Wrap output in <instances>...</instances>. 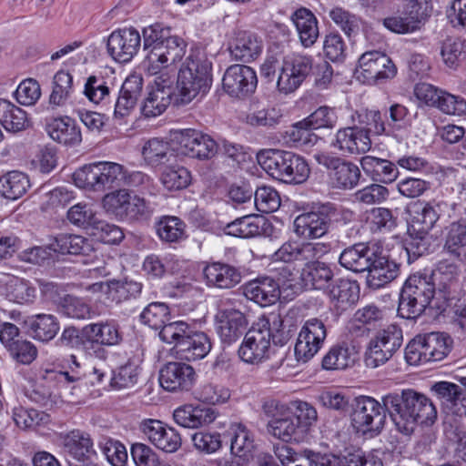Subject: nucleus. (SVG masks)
<instances>
[{
	"instance_id": "obj_48",
	"label": "nucleus",
	"mask_w": 466,
	"mask_h": 466,
	"mask_svg": "<svg viewBox=\"0 0 466 466\" xmlns=\"http://www.w3.org/2000/svg\"><path fill=\"white\" fill-rule=\"evenodd\" d=\"M54 253L88 256L93 250L89 239L79 235H58L53 242Z\"/></svg>"
},
{
	"instance_id": "obj_12",
	"label": "nucleus",
	"mask_w": 466,
	"mask_h": 466,
	"mask_svg": "<svg viewBox=\"0 0 466 466\" xmlns=\"http://www.w3.org/2000/svg\"><path fill=\"white\" fill-rule=\"evenodd\" d=\"M313 59L309 56L293 54L283 58L277 86L280 92L289 94L298 89L309 76Z\"/></svg>"
},
{
	"instance_id": "obj_2",
	"label": "nucleus",
	"mask_w": 466,
	"mask_h": 466,
	"mask_svg": "<svg viewBox=\"0 0 466 466\" xmlns=\"http://www.w3.org/2000/svg\"><path fill=\"white\" fill-rule=\"evenodd\" d=\"M73 180L76 187L103 192L121 185L135 187L141 193L152 194L155 190L153 178L141 171L127 172L125 167L115 162H94L76 170Z\"/></svg>"
},
{
	"instance_id": "obj_26",
	"label": "nucleus",
	"mask_w": 466,
	"mask_h": 466,
	"mask_svg": "<svg viewBox=\"0 0 466 466\" xmlns=\"http://www.w3.org/2000/svg\"><path fill=\"white\" fill-rule=\"evenodd\" d=\"M380 246L360 242L347 247L339 257V265L356 273L367 271Z\"/></svg>"
},
{
	"instance_id": "obj_7",
	"label": "nucleus",
	"mask_w": 466,
	"mask_h": 466,
	"mask_svg": "<svg viewBox=\"0 0 466 466\" xmlns=\"http://www.w3.org/2000/svg\"><path fill=\"white\" fill-rule=\"evenodd\" d=\"M162 341L174 344L177 359L195 361L205 358L211 350V341L208 335L197 331L185 321L170 325L162 332Z\"/></svg>"
},
{
	"instance_id": "obj_15",
	"label": "nucleus",
	"mask_w": 466,
	"mask_h": 466,
	"mask_svg": "<svg viewBox=\"0 0 466 466\" xmlns=\"http://www.w3.org/2000/svg\"><path fill=\"white\" fill-rule=\"evenodd\" d=\"M258 85L256 71L245 65L229 66L222 78L223 90L231 97L244 99L252 95Z\"/></svg>"
},
{
	"instance_id": "obj_58",
	"label": "nucleus",
	"mask_w": 466,
	"mask_h": 466,
	"mask_svg": "<svg viewBox=\"0 0 466 466\" xmlns=\"http://www.w3.org/2000/svg\"><path fill=\"white\" fill-rule=\"evenodd\" d=\"M73 76L65 70H59L53 78V90L49 102L55 106H63L73 93Z\"/></svg>"
},
{
	"instance_id": "obj_57",
	"label": "nucleus",
	"mask_w": 466,
	"mask_h": 466,
	"mask_svg": "<svg viewBox=\"0 0 466 466\" xmlns=\"http://www.w3.org/2000/svg\"><path fill=\"white\" fill-rule=\"evenodd\" d=\"M351 121L357 127H361L370 137L371 133L381 135L386 132L385 123L379 110L356 111L351 116Z\"/></svg>"
},
{
	"instance_id": "obj_38",
	"label": "nucleus",
	"mask_w": 466,
	"mask_h": 466,
	"mask_svg": "<svg viewBox=\"0 0 466 466\" xmlns=\"http://www.w3.org/2000/svg\"><path fill=\"white\" fill-rule=\"evenodd\" d=\"M174 420L184 428L196 429L213 422L216 412L213 409L204 406L184 405L174 410Z\"/></svg>"
},
{
	"instance_id": "obj_39",
	"label": "nucleus",
	"mask_w": 466,
	"mask_h": 466,
	"mask_svg": "<svg viewBox=\"0 0 466 466\" xmlns=\"http://www.w3.org/2000/svg\"><path fill=\"white\" fill-rule=\"evenodd\" d=\"M24 327L30 337L42 342L52 340L60 329L55 316L44 313L27 317L24 320Z\"/></svg>"
},
{
	"instance_id": "obj_37",
	"label": "nucleus",
	"mask_w": 466,
	"mask_h": 466,
	"mask_svg": "<svg viewBox=\"0 0 466 466\" xmlns=\"http://www.w3.org/2000/svg\"><path fill=\"white\" fill-rule=\"evenodd\" d=\"M328 289L329 298L338 309L346 310L359 300L360 285L356 280L339 278Z\"/></svg>"
},
{
	"instance_id": "obj_60",
	"label": "nucleus",
	"mask_w": 466,
	"mask_h": 466,
	"mask_svg": "<svg viewBox=\"0 0 466 466\" xmlns=\"http://www.w3.org/2000/svg\"><path fill=\"white\" fill-rule=\"evenodd\" d=\"M161 175V182L168 190H180L191 181L190 172L184 167L168 164Z\"/></svg>"
},
{
	"instance_id": "obj_14",
	"label": "nucleus",
	"mask_w": 466,
	"mask_h": 466,
	"mask_svg": "<svg viewBox=\"0 0 466 466\" xmlns=\"http://www.w3.org/2000/svg\"><path fill=\"white\" fill-rule=\"evenodd\" d=\"M187 44L180 36L172 35L167 37L156 52L146 55L144 66L150 75H157L161 69L179 62L186 55Z\"/></svg>"
},
{
	"instance_id": "obj_45",
	"label": "nucleus",
	"mask_w": 466,
	"mask_h": 466,
	"mask_svg": "<svg viewBox=\"0 0 466 466\" xmlns=\"http://www.w3.org/2000/svg\"><path fill=\"white\" fill-rule=\"evenodd\" d=\"M171 312L167 303L154 301L144 308L139 315V321L155 330H159L158 336L162 340V332L170 325L181 323L178 321H170Z\"/></svg>"
},
{
	"instance_id": "obj_23",
	"label": "nucleus",
	"mask_w": 466,
	"mask_h": 466,
	"mask_svg": "<svg viewBox=\"0 0 466 466\" xmlns=\"http://www.w3.org/2000/svg\"><path fill=\"white\" fill-rule=\"evenodd\" d=\"M330 147L343 156L360 155L370 149L371 140L365 130L352 123L336 131Z\"/></svg>"
},
{
	"instance_id": "obj_10",
	"label": "nucleus",
	"mask_w": 466,
	"mask_h": 466,
	"mask_svg": "<svg viewBox=\"0 0 466 466\" xmlns=\"http://www.w3.org/2000/svg\"><path fill=\"white\" fill-rule=\"evenodd\" d=\"M402 342V330L399 326L391 324L380 330L369 343L366 366L375 369L385 364L400 349Z\"/></svg>"
},
{
	"instance_id": "obj_9",
	"label": "nucleus",
	"mask_w": 466,
	"mask_h": 466,
	"mask_svg": "<svg viewBox=\"0 0 466 466\" xmlns=\"http://www.w3.org/2000/svg\"><path fill=\"white\" fill-rule=\"evenodd\" d=\"M342 212V209L330 202L314 206L310 211L303 212L295 218L294 232L306 239L321 238Z\"/></svg>"
},
{
	"instance_id": "obj_19",
	"label": "nucleus",
	"mask_w": 466,
	"mask_h": 466,
	"mask_svg": "<svg viewBox=\"0 0 466 466\" xmlns=\"http://www.w3.org/2000/svg\"><path fill=\"white\" fill-rule=\"evenodd\" d=\"M217 331L223 345L230 346L248 330L246 315L233 307H221L216 315Z\"/></svg>"
},
{
	"instance_id": "obj_62",
	"label": "nucleus",
	"mask_w": 466,
	"mask_h": 466,
	"mask_svg": "<svg viewBox=\"0 0 466 466\" xmlns=\"http://www.w3.org/2000/svg\"><path fill=\"white\" fill-rule=\"evenodd\" d=\"M59 313L72 319H84L90 316V307L82 299L66 295L57 303Z\"/></svg>"
},
{
	"instance_id": "obj_63",
	"label": "nucleus",
	"mask_w": 466,
	"mask_h": 466,
	"mask_svg": "<svg viewBox=\"0 0 466 466\" xmlns=\"http://www.w3.org/2000/svg\"><path fill=\"white\" fill-rule=\"evenodd\" d=\"M85 329L86 326L81 329L74 326L66 327L57 339L56 344L70 350H91L89 338L86 337Z\"/></svg>"
},
{
	"instance_id": "obj_21",
	"label": "nucleus",
	"mask_w": 466,
	"mask_h": 466,
	"mask_svg": "<svg viewBox=\"0 0 466 466\" xmlns=\"http://www.w3.org/2000/svg\"><path fill=\"white\" fill-rule=\"evenodd\" d=\"M367 287L370 289H380L395 280L400 273V264L386 254L380 246L374 255L370 268L367 270Z\"/></svg>"
},
{
	"instance_id": "obj_16",
	"label": "nucleus",
	"mask_w": 466,
	"mask_h": 466,
	"mask_svg": "<svg viewBox=\"0 0 466 466\" xmlns=\"http://www.w3.org/2000/svg\"><path fill=\"white\" fill-rule=\"evenodd\" d=\"M270 328L252 327L244 336L238 348L239 358L247 363L258 364L269 357L271 345Z\"/></svg>"
},
{
	"instance_id": "obj_25",
	"label": "nucleus",
	"mask_w": 466,
	"mask_h": 466,
	"mask_svg": "<svg viewBox=\"0 0 466 466\" xmlns=\"http://www.w3.org/2000/svg\"><path fill=\"white\" fill-rule=\"evenodd\" d=\"M85 335L89 338L91 350L101 358L104 357V350L98 346H116L123 339L119 325L113 320L86 325Z\"/></svg>"
},
{
	"instance_id": "obj_17",
	"label": "nucleus",
	"mask_w": 466,
	"mask_h": 466,
	"mask_svg": "<svg viewBox=\"0 0 466 466\" xmlns=\"http://www.w3.org/2000/svg\"><path fill=\"white\" fill-rule=\"evenodd\" d=\"M315 157L319 165L329 170L334 187L347 190L359 184L361 173L356 164L328 154L317 155Z\"/></svg>"
},
{
	"instance_id": "obj_6",
	"label": "nucleus",
	"mask_w": 466,
	"mask_h": 466,
	"mask_svg": "<svg viewBox=\"0 0 466 466\" xmlns=\"http://www.w3.org/2000/svg\"><path fill=\"white\" fill-rule=\"evenodd\" d=\"M257 160L272 178L287 184H301L310 173L305 158L291 151L264 149L257 154Z\"/></svg>"
},
{
	"instance_id": "obj_22",
	"label": "nucleus",
	"mask_w": 466,
	"mask_h": 466,
	"mask_svg": "<svg viewBox=\"0 0 466 466\" xmlns=\"http://www.w3.org/2000/svg\"><path fill=\"white\" fill-rule=\"evenodd\" d=\"M196 379L194 368L184 362H167L159 370L160 386L170 392L189 391Z\"/></svg>"
},
{
	"instance_id": "obj_31",
	"label": "nucleus",
	"mask_w": 466,
	"mask_h": 466,
	"mask_svg": "<svg viewBox=\"0 0 466 466\" xmlns=\"http://www.w3.org/2000/svg\"><path fill=\"white\" fill-rule=\"evenodd\" d=\"M420 352L427 362L441 361L447 358L453 349V339L447 332L434 331L420 336Z\"/></svg>"
},
{
	"instance_id": "obj_46",
	"label": "nucleus",
	"mask_w": 466,
	"mask_h": 466,
	"mask_svg": "<svg viewBox=\"0 0 466 466\" xmlns=\"http://www.w3.org/2000/svg\"><path fill=\"white\" fill-rule=\"evenodd\" d=\"M0 123L7 132L12 133L30 127L26 112L6 99H0Z\"/></svg>"
},
{
	"instance_id": "obj_1",
	"label": "nucleus",
	"mask_w": 466,
	"mask_h": 466,
	"mask_svg": "<svg viewBox=\"0 0 466 466\" xmlns=\"http://www.w3.org/2000/svg\"><path fill=\"white\" fill-rule=\"evenodd\" d=\"M451 292L449 284L435 287L433 274L416 272L404 282L399 298L398 316L416 319L427 309L442 314L451 305Z\"/></svg>"
},
{
	"instance_id": "obj_54",
	"label": "nucleus",
	"mask_w": 466,
	"mask_h": 466,
	"mask_svg": "<svg viewBox=\"0 0 466 466\" xmlns=\"http://www.w3.org/2000/svg\"><path fill=\"white\" fill-rule=\"evenodd\" d=\"M233 436L231 438L230 451L237 459L246 458L251 455L254 448L252 433L242 423H236L231 427Z\"/></svg>"
},
{
	"instance_id": "obj_49",
	"label": "nucleus",
	"mask_w": 466,
	"mask_h": 466,
	"mask_svg": "<svg viewBox=\"0 0 466 466\" xmlns=\"http://www.w3.org/2000/svg\"><path fill=\"white\" fill-rule=\"evenodd\" d=\"M155 228L160 240L166 243H177L187 238L186 224L177 217H161L155 223Z\"/></svg>"
},
{
	"instance_id": "obj_52",
	"label": "nucleus",
	"mask_w": 466,
	"mask_h": 466,
	"mask_svg": "<svg viewBox=\"0 0 466 466\" xmlns=\"http://www.w3.org/2000/svg\"><path fill=\"white\" fill-rule=\"evenodd\" d=\"M261 222H264V218L261 216L247 215L228 223L225 231L228 235L234 237L243 238H253L261 234Z\"/></svg>"
},
{
	"instance_id": "obj_32",
	"label": "nucleus",
	"mask_w": 466,
	"mask_h": 466,
	"mask_svg": "<svg viewBox=\"0 0 466 466\" xmlns=\"http://www.w3.org/2000/svg\"><path fill=\"white\" fill-rule=\"evenodd\" d=\"M61 441L64 451L79 463L91 461V456L96 454L90 434L86 431L73 430L62 435Z\"/></svg>"
},
{
	"instance_id": "obj_13",
	"label": "nucleus",
	"mask_w": 466,
	"mask_h": 466,
	"mask_svg": "<svg viewBox=\"0 0 466 466\" xmlns=\"http://www.w3.org/2000/svg\"><path fill=\"white\" fill-rule=\"evenodd\" d=\"M327 337L324 322L318 318H311L303 324L295 344L294 351L299 362L306 363L320 350Z\"/></svg>"
},
{
	"instance_id": "obj_64",
	"label": "nucleus",
	"mask_w": 466,
	"mask_h": 466,
	"mask_svg": "<svg viewBox=\"0 0 466 466\" xmlns=\"http://www.w3.org/2000/svg\"><path fill=\"white\" fill-rule=\"evenodd\" d=\"M130 200L131 197L127 189H117L106 194L102 204L106 211L126 218Z\"/></svg>"
},
{
	"instance_id": "obj_3",
	"label": "nucleus",
	"mask_w": 466,
	"mask_h": 466,
	"mask_svg": "<svg viewBox=\"0 0 466 466\" xmlns=\"http://www.w3.org/2000/svg\"><path fill=\"white\" fill-rule=\"evenodd\" d=\"M381 401L396 430L403 435H411L418 425L431 426L437 419L432 401L413 389L390 392Z\"/></svg>"
},
{
	"instance_id": "obj_55",
	"label": "nucleus",
	"mask_w": 466,
	"mask_h": 466,
	"mask_svg": "<svg viewBox=\"0 0 466 466\" xmlns=\"http://www.w3.org/2000/svg\"><path fill=\"white\" fill-rule=\"evenodd\" d=\"M443 63L450 68H457L466 60V40L460 37L446 38L441 47Z\"/></svg>"
},
{
	"instance_id": "obj_30",
	"label": "nucleus",
	"mask_w": 466,
	"mask_h": 466,
	"mask_svg": "<svg viewBox=\"0 0 466 466\" xmlns=\"http://www.w3.org/2000/svg\"><path fill=\"white\" fill-rule=\"evenodd\" d=\"M203 277L208 287L231 289L240 283L242 275L239 268L221 262L207 264Z\"/></svg>"
},
{
	"instance_id": "obj_56",
	"label": "nucleus",
	"mask_w": 466,
	"mask_h": 466,
	"mask_svg": "<svg viewBox=\"0 0 466 466\" xmlns=\"http://www.w3.org/2000/svg\"><path fill=\"white\" fill-rule=\"evenodd\" d=\"M172 92L169 88L157 87L151 91L145 99L141 107L142 114L146 117H154L161 115L170 105Z\"/></svg>"
},
{
	"instance_id": "obj_51",
	"label": "nucleus",
	"mask_w": 466,
	"mask_h": 466,
	"mask_svg": "<svg viewBox=\"0 0 466 466\" xmlns=\"http://www.w3.org/2000/svg\"><path fill=\"white\" fill-rule=\"evenodd\" d=\"M29 187L28 177L20 171H10L0 177V193L8 199L21 198Z\"/></svg>"
},
{
	"instance_id": "obj_47",
	"label": "nucleus",
	"mask_w": 466,
	"mask_h": 466,
	"mask_svg": "<svg viewBox=\"0 0 466 466\" xmlns=\"http://www.w3.org/2000/svg\"><path fill=\"white\" fill-rule=\"evenodd\" d=\"M273 452L283 466H318L315 451L311 450L296 451L285 443H277Z\"/></svg>"
},
{
	"instance_id": "obj_34",
	"label": "nucleus",
	"mask_w": 466,
	"mask_h": 466,
	"mask_svg": "<svg viewBox=\"0 0 466 466\" xmlns=\"http://www.w3.org/2000/svg\"><path fill=\"white\" fill-rule=\"evenodd\" d=\"M142 86V77L136 75L127 77L115 104L114 116L116 118H124L131 113L141 96Z\"/></svg>"
},
{
	"instance_id": "obj_33",
	"label": "nucleus",
	"mask_w": 466,
	"mask_h": 466,
	"mask_svg": "<svg viewBox=\"0 0 466 466\" xmlns=\"http://www.w3.org/2000/svg\"><path fill=\"white\" fill-rule=\"evenodd\" d=\"M141 154L145 162L152 167L174 164L177 157L171 144L158 137L147 140L142 147Z\"/></svg>"
},
{
	"instance_id": "obj_61",
	"label": "nucleus",
	"mask_w": 466,
	"mask_h": 466,
	"mask_svg": "<svg viewBox=\"0 0 466 466\" xmlns=\"http://www.w3.org/2000/svg\"><path fill=\"white\" fill-rule=\"evenodd\" d=\"M316 400L323 408L339 414H346L351 406L350 397L336 390H323L317 395Z\"/></svg>"
},
{
	"instance_id": "obj_29",
	"label": "nucleus",
	"mask_w": 466,
	"mask_h": 466,
	"mask_svg": "<svg viewBox=\"0 0 466 466\" xmlns=\"http://www.w3.org/2000/svg\"><path fill=\"white\" fill-rule=\"evenodd\" d=\"M231 57L236 61L250 63L256 60L263 49L262 39L250 31L239 30L228 46Z\"/></svg>"
},
{
	"instance_id": "obj_43",
	"label": "nucleus",
	"mask_w": 466,
	"mask_h": 466,
	"mask_svg": "<svg viewBox=\"0 0 466 466\" xmlns=\"http://www.w3.org/2000/svg\"><path fill=\"white\" fill-rule=\"evenodd\" d=\"M404 248L409 263H412L420 257L433 251V236L429 231L409 226Z\"/></svg>"
},
{
	"instance_id": "obj_20",
	"label": "nucleus",
	"mask_w": 466,
	"mask_h": 466,
	"mask_svg": "<svg viewBox=\"0 0 466 466\" xmlns=\"http://www.w3.org/2000/svg\"><path fill=\"white\" fill-rule=\"evenodd\" d=\"M107 52L119 63H127L137 54L141 46V35L134 27L114 30L107 38Z\"/></svg>"
},
{
	"instance_id": "obj_59",
	"label": "nucleus",
	"mask_w": 466,
	"mask_h": 466,
	"mask_svg": "<svg viewBox=\"0 0 466 466\" xmlns=\"http://www.w3.org/2000/svg\"><path fill=\"white\" fill-rule=\"evenodd\" d=\"M370 229L373 233L390 232L397 226V218L390 208H373L366 218Z\"/></svg>"
},
{
	"instance_id": "obj_28",
	"label": "nucleus",
	"mask_w": 466,
	"mask_h": 466,
	"mask_svg": "<svg viewBox=\"0 0 466 466\" xmlns=\"http://www.w3.org/2000/svg\"><path fill=\"white\" fill-rule=\"evenodd\" d=\"M45 129L56 142L67 147H76L82 142L80 127L69 116L46 118Z\"/></svg>"
},
{
	"instance_id": "obj_4",
	"label": "nucleus",
	"mask_w": 466,
	"mask_h": 466,
	"mask_svg": "<svg viewBox=\"0 0 466 466\" xmlns=\"http://www.w3.org/2000/svg\"><path fill=\"white\" fill-rule=\"evenodd\" d=\"M329 249L321 242H285L274 254L275 260L284 262L309 261L303 268L301 278L306 285L315 289H324L333 281V269L330 265L318 260Z\"/></svg>"
},
{
	"instance_id": "obj_36",
	"label": "nucleus",
	"mask_w": 466,
	"mask_h": 466,
	"mask_svg": "<svg viewBox=\"0 0 466 466\" xmlns=\"http://www.w3.org/2000/svg\"><path fill=\"white\" fill-rule=\"evenodd\" d=\"M358 350L350 342L342 341L333 345L324 355L321 367L326 370H346L354 366Z\"/></svg>"
},
{
	"instance_id": "obj_24",
	"label": "nucleus",
	"mask_w": 466,
	"mask_h": 466,
	"mask_svg": "<svg viewBox=\"0 0 466 466\" xmlns=\"http://www.w3.org/2000/svg\"><path fill=\"white\" fill-rule=\"evenodd\" d=\"M140 431L155 447L165 452H175L182 445L179 432L161 420H144L140 424Z\"/></svg>"
},
{
	"instance_id": "obj_41",
	"label": "nucleus",
	"mask_w": 466,
	"mask_h": 466,
	"mask_svg": "<svg viewBox=\"0 0 466 466\" xmlns=\"http://www.w3.org/2000/svg\"><path fill=\"white\" fill-rule=\"evenodd\" d=\"M431 390L443 406L459 416H466V399L462 396V389L452 382H435Z\"/></svg>"
},
{
	"instance_id": "obj_18",
	"label": "nucleus",
	"mask_w": 466,
	"mask_h": 466,
	"mask_svg": "<svg viewBox=\"0 0 466 466\" xmlns=\"http://www.w3.org/2000/svg\"><path fill=\"white\" fill-rule=\"evenodd\" d=\"M177 138L181 152L192 158L211 159L218 153L220 148L219 143L210 135L197 129H182Z\"/></svg>"
},
{
	"instance_id": "obj_44",
	"label": "nucleus",
	"mask_w": 466,
	"mask_h": 466,
	"mask_svg": "<svg viewBox=\"0 0 466 466\" xmlns=\"http://www.w3.org/2000/svg\"><path fill=\"white\" fill-rule=\"evenodd\" d=\"M360 166L364 173L374 182L390 184L399 176L398 167L388 159L365 156L360 159Z\"/></svg>"
},
{
	"instance_id": "obj_35",
	"label": "nucleus",
	"mask_w": 466,
	"mask_h": 466,
	"mask_svg": "<svg viewBox=\"0 0 466 466\" xmlns=\"http://www.w3.org/2000/svg\"><path fill=\"white\" fill-rule=\"evenodd\" d=\"M267 431L283 442H299L305 437L292 411L289 410L279 414V418L269 420L267 423Z\"/></svg>"
},
{
	"instance_id": "obj_27",
	"label": "nucleus",
	"mask_w": 466,
	"mask_h": 466,
	"mask_svg": "<svg viewBox=\"0 0 466 466\" xmlns=\"http://www.w3.org/2000/svg\"><path fill=\"white\" fill-rule=\"evenodd\" d=\"M242 289L248 299L261 307L273 305L280 298L279 284L271 277H258L246 283Z\"/></svg>"
},
{
	"instance_id": "obj_40",
	"label": "nucleus",
	"mask_w": 466,
	"mask_h": 466,
	"mask_svg": "<svg viewBox=\"0 0 466 466\" xmlns=\"http://www.w3.org/2000/svg\"><path fill=\"white\" fill-rule=\"evenodd\" d=\"M290 20L298 32L299 41L304 47L312 46L319 35L318 19L306 7H299L292 13Z\"/></svg>"
},
{
	"instance_id": "obj_53",
	"label": "nucleus",
	"mask_w": 466,
	"mask_h": 466,
	"mask_svg": "<svg viewBox=\"0 0 466 466\" xmlns=\"http://www.w3.org/2000/svg\"><path fill=\"white\" fill-rule=\"evenodd\" d=\"M106 284L108 294L116 303L137 299L143 289L141 282L127 279L123 280L111 279Z\"/></svg>"
},
{
	"instance_id": "obj_8",
	"label": "nucleus",
	"mask_w": 466,
	"mask_h": 466,
	"mask_svg": "<svg viewBox=\"0 0 466 466\" xmlns=\"http://www.w3.org/2000/svg\"><path fill=\"white\" fill-rule=\"evenodd\" d=\"M350 421L355 431L367 438L379 436L386 424L387 410L382 401L359 396L350 406Z\"/></svg>"
},
{
	"instance_id": "obj_50",
	"label": "nucleus",
	"mask_w": 466,
	"mask_h": 466,
	"mask_svg": "<svg viewBox=\"0 0 466 466\" xmlns=\"http://www.w3.org/2000/svg\"><path fill=\"white\" fill-rule=\"evenodd\" d=\"M271 318V323L267 322L268 325L267 328H270V333L272 334L271 341L274 345L284 346L297 332L296 319L289 314L284 317L273 315Z\"/></svg>"
},
{
	"instance_id": "obj_5",
	"label": "nucleus",
	"mask_w": 466,
	"mask_h": 466,
	"mask_svg": "<svg viewBox=\"0 0 466 466\" xmlns=\"http://www.w3.org/2000/svg\"><path fill=\"white\" fill-rule=\"evenodd\" d=\"M212 68V61L204 49H191L177 74L175 104L187 105L198 95H206L213 82Z\"/></svg>"
},
{
	"instance_id": "obj_42",
	"label": "nucleus",
	"mask_w": 466,
	"mask_h": 466,
	"mask_svg": "<svg viewBox=\"0 0 466 466\" xmlns=\"http://www.w3.org/2000/svg\"><path fill=\"white\" fill-rule=\"evenodd\" d=\"M384 319L383 309L375 304L366 305L355 311L350 330L359 335H369L370 331L382 326Z\"/></svg>"
},
{
	"instance_id": "obj_11",
	"label": "nucleus",
	"mask_w": 466,
	"mask_h": 466,
	"mask_svg": "<svg viewBox=\"0 0 466 466\" xmlns=\"http://www.w3.org/2000/svg\"><path fill=\"white\" fill-rule=\"evenodd\" d=\"M396 73L397 67L392 60L386 54L376 50L362 54L355 70L357 78L369 85L392 78Z\"/></svg>"
}]
</instances>
